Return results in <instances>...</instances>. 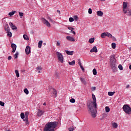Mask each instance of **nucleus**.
I'll return each mask as SVG.
<instances>
[{
	"mask_svg": "<svg viewBox=\"0 0 131 131\" xmlns=\"http://www.w3.org/2000/svg\"><path fill=\"white\" fill-rule=\"evenodd\" d=\"M106 36H107V35H106V33H105V32L102 33L101 35V37L102 38H105V37H106Z\"/></svg>",
	"mask_w": 131,
	"mask_h": 131,
	"instance_id": "23",
	"label": "nucleus"
},
{
	"mask_svg": "<svg viewBox=\"0 0 131 131\" xmlns=\"http://www.w3.org/2000/svg\"><path fill=\"white\" fill-rule=\"evenodd\" d=\"M25 52L27 55H29V54L31 53L30 47H29V46L26 47L25 49Z\"/></svg>",
	"mask_w": 131,
	"mask_h": 131,
	"instance_id": "13",
	"label": "nucleus"
},
{
	"mask_svg": "<svg viewBox=\"0 0 131 131\" xmlns=\"http://www.w3.org/2000/svg\"><path fill=\"white\" fill-rule=\"evenodd\" d=\"M15 13H16V11H12L11 12H9L8 15L9 16H10L11 17H12V16H13V15H14Z\"/></svg>",
	"mask_w": 131,
	"mask_h": 131,
	"instance_id": "29",
	"label": "nucleus"
},
{
	"mask_svg": "<svg viewBox=\"0 0 131 131\" xmlns=\"http://www.w3.org/2000/svg\"><path fill=\"white\" fill-rule=\"evenodd\" d=\"M88 13H89V14H92V13H93V11L92 10V9L91 8L89 9Z\"/></svg>",
	"mask_w": 131,
	"mask_h": 131,
	"instance_id": "49",
	"label": "nucleus"
},
{
	"mask_svg": "<svg viewBox=\"0 0 131 131\" xmlns=\"http://www.w3.org/2000/svg\"><path fill=\"white\" fill-rule=\"evenodd\" d=\"M93 73L94 75H97V70H96V69H93Z\"/></svg>",
	"mask_w": 131,
	"mask_h": 131,
	"instance_id": "38",
	"label": "nucleus"
},
{
	"mask_svg": "<svg viewBox=\"0 0 131 131\" xmlns=\"http://www.w3.org/2000/svg\"><path fill=\"white\" fill-rule=\"evenodd\" d=\"M23 37L25 40H29V38L28 37V36H27V35H24Z\"/></svg>",
	"mask_w": 131,
	"mask_h": 131,
	"instance_id": "28",
	"label": "nucleus"
},
{
	"mask_svg": "<svg viewBox=\"0 0 131 131\" xmlns=\"http://www.w3.org/2000/svg\"><path fill=\"white\" fill-rule=\"evenodd\" d=\"M70 102H71V103H75V99L72 98L70 99Z\"/></svg>",
	"mask_w": 131,
	"mask_h": 131,
	"instance_id": "43",
	"label": "nucleus"
},
{
	"mask_svg": "<svg viewBox=\"0 0 131 131\" xmlns=\"http://www.w3.org/2000/svg\"><path fill=\"white\" fill-rule=\"evenodd\" d=\"M47 19L48 20H49V21L51 22V23H54L55 22L54 20H53V19H52V18L50 16H48Z\"/></svg>",
	"mask_w": 131,
	"mask_h": 131,
	"instance_id": "33",
	"label": "nucleus"
},
{
	"mask_svg": "<svg viewBox=\"0 0 131 131\" xmlns=\"http://www.w3.org/2000/svg\"><path fill=\"white\" fill-rule=\"evenodd\" d=\"M69 65H74L75 64V60H73L72 62H69Z\"/></svg>",
	"mask_w": 131,
	"mask_h": 131,
	"instance_id": "35",
	"label": "nucleus"
},
{
	"mask_svg": "<svg viewBox=\"0 0 131 131\" xmlns=\"http://www.w3.org/2000/svg\"><path fill=\"white\" fill-rule=\"evenodd\" d=\"M80 67L82 71H84V68H83V67H82V66H80Z\"/></svg>",
	"mask_w": 131,
	"mask_h": 131,
	"instance_id": "52",
	"label": "nucleus"
},
{
	"mask_svg": "<svg viewBox=\"0 0 131 131\" xmlns=\"http://www.w3.org/2000/svg\"><path fill=\"white\" fill-rule=\"evenodd\" d=\"M65 52L66 54H67V55H69V56H72V55H73V51L66 50Z\"/></svg>",
	"mask_w": 131,
	"mask_h": 131,
	"instance_id": "19",
	"label": "nucleus"
},
{
	"mask_svg": "<svg viewBox=\"0 0 131 131\" xmlns=\"http://www.w3.org/2000/svg\"><path fill=\"white\" fill-rule=\"evenodd\" d=\"M24 121L26 122V124H29V122L28 121V119L26 120V119H24Z\"/></svg>",
	"mask_w": 131,
	"mask_h": 131,
	"instance_id": "42",
	"label": "nucleus"
},
{
	"mask_svg": "<svg viewBox=\"0 0 131 131\" xmlns=\"http://www.w3.org/2000/svg\"><path fill=\"white\" fill-rule=\"evenodd\" d=\"M15 72L16 77H19L20 74H19V71H18L17 70H15Z\"/></svg>",
	"mask_w": 131,
	"mask_h": 131,
	"instance_id": "27",
	"label": "nucleus"
},
{
	"mask_svg": "<svg viewBox=\"0 0 131 131\" xmlns=\"http://www.w3.org/2000/svg\"><path fill=\"white\" fill-rule=\"evenodd\" d=\"M105 112L108 113V112H110V108L108 106H106L105 107Z\"/></svg>",
	"mask_w": 131,
	"mask_h": 131,
	"instance_id": "30",
	"label": "nucleus"
},
{
	"mask_svg": "<svg viewBox=\"0 0 131 131\" xmlns=\"http://www.w3.org/2000/svg\"><path fill=\"white\" fill-rule=\"evenodd\" d=\"M106 36H108V37H112V34L107 32L106 33Z\"/></svg>",
	"mask_w": 131,
	"mask_h": 131,
	"instance_id": "40",
	"label": "nucleus"
},
{
	"mask_svg": "<svg viewBox=\"0 0 131 131\" xmlns=\"http://www.w3.org/2000/svg\"><path fill=\"white\" fill-rule=\"evenodd\" d=\"M112 126L114 128H117V127H118V125L116 123H113L112 124Z\"/></svg>",
	"mask_w": 131,
	"mask_h": 131,
	"instance_id": "26",
	"label": "nucleus"
},
{
	"mask_svg": "<svg viewBox=\"0 0 131 131\" xmlns=\"http://www.w3.org/2000/svg\"><path fill=\"white\" fill-rule=\"evenodd\" d=\"M128 88H129V85H127L126 88L128 89Z\"/></svg>",
	"mask_w": 131,
	"mask_h": 131,
	"instance_id": "59",
	"label": "nucleus"
},
{
	"mask_svg": "<svg viewBox=\"0 0 131 131\" xmlns=\"http://www.w3.org/2000/svg\"><path fill=\"white\" fill-rule=\"evenodd\" d=\"M20 117L21 119H24V118H25V114H24V113H21L20 114Z\"/></svg>",
	"mask_w": 131,
	"mask_h": 131,
	"instance_id": "31",
	"label": "nucleus"
},
{
	"mask_svg": "<svg viewBox=\"0 0 131 131\" xmlns=\"http://www.w3.org/2000/svg\"><path fill=\"white\" fill-rule=\"evenodd\" d=\"M91 53H98V49H97V47L94 46L91 50Z\"/></svg>",
	"mask_w": 131,
	"mask_h": 131,
	"instance_id": "14",
	"label": "nucleus"
},
{
	"mask_svg": "<svg viewBox=\"0 0 131 131\" xmlns=\"http://www.w3.org/2000/svg\"><path fill=\"white\" fill-rule=\"evenodd\" d=\"M0 105L2 106V107H4V106H5V103L3 101H0Z\"/></svg>",
	"mask_w": 131,
	"mask_h": 131,
	"instance_id": "47",
	"label": "nucleus"
},
{
	"mask_svg": "<svg viewBox=\"0 0 131 131\" xmlns=\"http://www.w3.org/2000/svg\"><path fill=\"white\" fill-rule=\"evenodd\" d=\"M56 55L57 56L58 60L61 63H64V57H63V54L60 52H56Z\"/></svg>",
	"mask_w": 131,
	"mask_h": 131,
	"instance_id": "4",
	"label": "nucleus"
},
{
	"mask_svg": "<svg viewBox=\"0 0 131 131\" xmlns=\"http://www.w3.org/2000/svg\"><path fill=\"white\" fill-rule=\"evenodd\" d=\"M9 26H10V28L12 30H16V29H17V27L13 24V23L12 22L9 23Z\"/></svg>",
	"mask_w": 131,
	"mask_h": 131,
	"instance_id": "11",
	"label": "nucleus"
},
{
	"mask_svg": "<svg viewBox=\"0 0 131 131\" xmlns=\"http://www.w3.org/2000/svg\"><path fill=\"white\" fill-rule=\"evenodd\" d=\"M78 64H79V66H82V65H81V62L80 61V59H79Z\"/></svg>",
	"mask_w": 131,
	"mask_h": 131,
	"instance_id": "55",
	"label": "nucleus"
},
{
	"mask_svg": "<svg viewBox=\"0 0 131 131\" xmlns=\"http://www.w3.org/2000/svg\"><path fill=\"white\" fill-rule=\"evenodd\" d=\"M37 70H42V68L40 67H38L36 68Z\"/></svg>",
	"mask_w": 131,
	"mask_h": 131,
	"instance_id": "50",
	"label": "nucleus"
},
{
	"mask_svg": "<svg viewBox=\"0 0 131 131\" xmlns=\"http://www.w3.org/2000/svg\"><path fill=\"white\" fill-rule=\"evenodd\" d=\"M112 37V39H113V40H115V39H116V38H115V37L112 36V37Z\"/></svg>",
	"mask_w": 131,
	"mask_h": 131,
	"instance_id": "56",
	"label": "nucleus"
},
{
	"mask_svg": "<svg viewBox=\"0 0 131 131\" xmlns=\"http://www.w3.org/2000/svg\"><path fill=\"white\" fill-rule=\"evenodd\" d=\"M129 69L131 70V64L129 66Z\"/></svg>",
	"mask_w": 131,
	"mask_h": 131,
	"instance_id": "61",
	"label": "nucleus"
},
{
	"mask_svg": "<svg viewBox=\"0 0 131 131\" xmlns=\"http://www.w3.org/2000/svg\"><path fill=\"white\" fill-rule=\"evenodd\" d=\"M24 93L26 94V95H28V94H29V91H28V89H25L24 90Z\"/></svg>",
	"mask_w": 131,
	"mask_h": 131,
	"instance_id": "36",
	"label": "nucleus"
},
{
	"mask_svg": "<svg viewBox=\"0 0 131 131\" xmlns=\"http://www.w3.org/2000/svg\"><path fill=\"white\" fill-rule=\"evenodd\" d=\"M118 68L120 69V70H123V68L122 67V66L121 64H119L118 66Z\"/></svg>",
	"mask_w": 131,
	"mask_h": 131,
	"instance_id": "41",
	"label": "nucleus"
},
{
	"mask_svg": "<svg viewBox=\"0 0 131 131\" xmlns=\"http://www.w3.org/2000/svg\"><path fill=\"white\" fill-rule=\"evenodd\" d=\"M112 64H116V59H115V55L110 56V65Z\"/></svg>",
	"mask_w": 131,
	"mask_h": 131,
	"instance_id": "5",
	"label": "nucleus"
},
{
	"mask_svg": "<svg viewBox=\"0 0 131 131\" xmlns=\"http://www.w3.org/2000/svg\"><path fill=\"white\" fill-rule=\"evenodd\" d=\"M124 14H126L127 16H131V10L129 8L125 9V11H123Z\"/></svg>",
	"mask_w": 131,
	"mask_h": 131,
	"instance_id": "9",
	"label": "nucleus"
},
{
	"mask_svg": "<svg viewBox=\"0 0 131 131\" xmlns=\"http://www.w3.org/2000/svg\"><path fill=\"white\" fill-rule=\"evenodd\" d=\"M92 91H96V87H92L91 88Z\"/></svg>",
	"mask_w": 131,
	"mask_h": 131,
	"instance_id": "54",
	"label": "nucleus"
},
{
	"mask_svg": "<svg viewBox=\"0 0 131 131\" xmlns=\"http://www.w3.org/2000/svg\"><path fill=\"white\" fill-rule=\"evenodd\" d=\"M97 16H99V17H102L103 15H104V13L102 12L101 11H98L97 12Z\"/></svg>",
	"mask_w": 131,
	"mask_h": 131,
	"instance_id": "17",
	"label": "nucleus"
},
{
	"mask_svg": "<svg viewBox=\"0 0 131 131\" xmlns=\"http://www.w3.org/2000/svg\"><path fill=\"white\" fill-rule=\"evenodd\" d=\"M92 98L93 102H91L88 105V108L90 110L91 115L93 118H95L97 116V100L96 99V96L93 94Z\"/></svg>",
	"mask_w": 131,
	"mask_h": 131,
	"instance_id": "1",
	"label": "nucleus"
},
{
	"mask_svg": "<svg viewBox=\"0 0 131 131\" xmlns=\"http://www.w3.org/2000/svg\"><path fill=\"white\" fill-rule=\"evenodd\" d=\"M18 56H19V53L16 52L14 56V59H17L18 58Z\"/></svg>",
	"mask_w": 131,
	"mask_h": 131,
	"instance_id": "32",
	"label": "nucleus"
},
{
	"mask_svg": "<svg viewBox=\"0 0 131 131\" xmlns=\"http://www.w3.org/2000/svg\"><path fill=\"white\" fill-rule=\"evenodd\" d=\"M43 105L44 106H47V103H46V102H44L43 104Z\"/></svg>",
	"mask_w": 131,
	"mask_h": 131,
	"instance_id": "60",
	"label": "nucleus"
},
{
	"mask_svg": "<svg viewBox=\"0 0 131 131\" xmlns=\"http://www.w3.org/2000/svg\"><path fill=\"white\" fill-rule=\"evenodd\" d=\"M19 17L20 18H22V17H23L24 14L22 12H19Z\"/></svg>",
	"mask_w": 131,
	"mask_h": 131,
	"instance_id": "45",
	"label": "nucleus"
},
{
	"mask_svg": "<svg viewBox=\"0 0 131 131\" xmlns=\"http://www.w3.org/2000/svg\"><path fill=\"white\" fill-rule=\"evenodd\" d=\"M100 1H101V2H105V1L106 0H100Z\"/></svg>",
	"mask_w": 131,
	"mask_h": 131,
	"instance_id": "63",
	"label": "nucleus"
},
{
	"mask_svg": "<svg viewBox=\"0 0 131 131\" xmlns=\"http://www.w3.org/2000/svg\"><path fill=\"white\" fill-rule=\"evenodd\" d=\"M69 131H73V130H74V128L73 127H70L69 128Z\"/></svg>",
	"mask_w": 131,
	"mask_h": 131,
	"instance_id": "51",
	"label": "nucleus"
},
{
	"mask_svg": "<svg viewBox=\"0 0 131 131\" xmlns=\"http://www.w3.org/2000/svg\"><path fill=\"white\" fill-rule=\"evenodd\" d=\"M66 38L68 40H69L70 41H75V39H74L73 37L67 36Z\"/></svg>",
	"mask_w": 131,
	"mask_h": 131,
	"instance_id": "15",
	"label": "nucleus"
},
{
	"mask_svg": "<svg viewBox=\"0 0 131 131\" xmlns=\"http://www.w3.org/2000/svg\"><path fill=\"white\" fill-rule=\"evenodd\" d=\"M6 33H7V36L9 37H12V33L10 32V31L6 32Z\"/></svg>",
	"mask_w": 131,
	"mask_h": 131,
	"instance_id": "25",
	"label": "nucleus"
},
{
	"mask_svg": "<svg viewBox=\"0 0 131 131\" xmlns=\"http://www.w3.org/2000/svg\"><path fill=\"white\" fill-rule=\"evenodd\" d=\"M29 116V112H26L25 114V117L26 120L28 119V116Z\"/></svg>",
	"mask_w": 131,
	"mask_h": 131,
	"instance_id": "20",
	"label": "nucleus"
},
{
	"mask_svg": "<svg viewBox=\"0 0 131 131\" xmlns=\"http://www.w3.org/2000/svg\"><path fill=\"white\" fill-rule=\"evenodd\" d=\"M123 110L127 114H131V107L127 104H124L123 106Z\"/></svg>",
	"mask_w": 131,
	"mask_h": 131,
	"instance_id": "3",
	"label": "nucleus"
},
{
	"mask_svg": "<svg viewBox=\"0 0 131 131\" xmlns=\"http://www.w3.org/2000/svg\"><path fill=\"white\" fill-rule=\"evenodd\" d=\"M71 32H72V33L74 34V35H75V34H76V33H75V32L74 31H73Z\"/></svg>",
	"mask_w": 131,
	"mask_h": 131,
	"instance_id": "57",
	"label": "nucleus"
},
{
	"mask_svg": "<svg viewBox=\"0 0 131 131\" xmlns=\"http://www.w3.org/2000/svg\"><path fill=\"white\" fill-rule=\"evenodd\" d=\"M6 131H11V130H6Z\"/></svg>",
	"mask_w": 131,
	"mask_h": 131,
	"instance_id": "64",
	"label": "nucleus"
},
{
	"mask_svg": "<svg viewBox=\"0 0 131 131\" xmlns=\"http://www.w3.org/2000/svg\"><path fill=\"white\" fill-rule=\"evenodd\" d=\"M80 79L82 83H83L84 85H86V81H85V79H84V78H80Z\"/></svg>",
	"mask_w": 131,
	"mask_h": 131,
	"instance_id": "18",
	"label": "nucleus"
},
{
	"mask_svg": "<svg viewBox=\"0 0 131 131\" xmlns=\"http://www.w3.org/2000/svg\"><path fill=\"white\" fill-rule=\"evenodd\" d=\"M115 94V92H108V96H113Z\"/></svg>",
	"mask_w": 131,
	"mask_h": 131,
	"instance_id": "34",
	"label": "nucleus"
},
{
	"mask_svg": "<svg viewBox=\"0 0 131 131\" xmlns=\"http://www.w3.org/2000/svg\"><path fill=\"white\" fill-rule=\"evenodd\" d=\"M42 45V40H40L38 42V48H39V49H40L41 48Z\"/></svg>",
	"mask_w": 131,
	"mask_h": 131,
	"instance_id": "22",
	"label": "nucleus"
},
{
	"mask_svg": "<svg viewBox=\"0 0 131 131\" xmlns=\"http://www.w3.org/2000/svg\"><path fill=\"white\" fill-rule=\"evenodd\" d=\"M4 29H5V31H6V32L7 31H10V27H9V25L8 24H6L5 25Z\"/></svg>",
	"mask_w": 131,
	"mask_h": 131,
	"instance_id": "16",
	"label": "nucleus"
},
{
	"mask_svg": "<svg viewBox=\"0 0 131 131\" xmlns=\"http://www.w3.org/2000/svg\"><path fill=\"white\" fill-rule=\"evenodd\" d=\"M68 29H69V30H71V32L73 31V30H74V28L70 27H68Z\"/></svg>",
	"mask_w": 131,
	"mask_h": 131,
	"instance_id": "48",
	"label": "nucleus"
},
{
	"mask_svg": "<svg viewBox=\"0 0 131 131\" xmlns=\"http://www.w3.org/2000/svg\"><path fill=\"white\" fill-rule=\"evenodd\" d=\"M69 21L70 22H73V21H74V18H73V17H70Z\"/></svg>",
	"mask_w": 131,
	"mask_h": 131,
	"instance_id": "46",
	"label": "nucleus"
},
{
	"mask_svg": "<svg viewBox=\"0 0 131 131\" xmlns=\"http://www.w3.org/2000/svg\"><path fill=\"white\" fill-rule=\"evenodd\" d=\"M51 94L53 96H54V98H57V90L54 88L51 89Z\"/></svg>",
	"mask_w": 131,
	"mask_h": 131,
	"instance_id": "8",
	"label": "nucleus"
},
{
	"mask_svg": "<svg viewBox=\"0 0 131 131\" xmlns=\"http://www.w3.org/2000/svg\"><path fill=\"white\" fill-rule=\"evenodd\" d=\"M43 114V112L42 111L39 110L37 113V116L40 117Z\"/></svg>",
	"mask_w": 131,
	"mask_h": 131,
	"instance_id": "21",
	"label": "nucleus"
},
{
	"mask_svg": "<svg viewBox=\"0 0 131 131\" xmlns=\"http://www.w3.org/2000/svg\"><path fill=\"white\" fill-rule=\"evenodd\" d=\"M110 67L113 72H116V71H117V67L116 66V63L110 64Z\"/></svg>",
	"mask_w": 131,
	"mask_h": 131,
	"instance_id": "7",
	"label": "nucleus"
},
{
	"mask_svg": "<svg viewBox=\"0 0 131 131\" xmlns=\"http://www.w3.org/2000/svg\"><path fill=\"white\" fill-rule=\"evenodd\" d=\"M42 21L43 22V24H45L47 27H51V24L49 23V21H48L46 18H42L41 19Z\"/></svg>",
	"mask_w": 131,
	"mask_h": 131,
	"instance_id": "6",
	"label": "nucleus"
},
{
	"mask_svg": "<svg viewBox=\"0 0 131 131\" xmlns=\"http://www.w3.org/2000/svg\"><path fill=\"white\" fill-rule=\"evenodd\" d=\"M60 45L61 42H60V41H57L56 43V47H60Z\"/></svg>",
	"mask_w": 131,
	"mask_h": 131,
	"instance_id": "44",
	"label": "nucleus"
},
{
	"mask_svg": "<svg viewBox=\"0 0 131 131\" xmlns=\"http://www.w3.org/2000/svg\"><path fill=\"white\" fill-rule=\"evenodd\" d=\"M128 50H129V51H131V47H129V48H128Z\"/></svg>",
	"mask_w": 131,
	"mask_h": 131,
	"instance_id": "62",
	"label": "nucleus"
},
{
	"mask_svg": "<svg viewBox=\"0 0 131 131\" xmlns=\"http://www.w3.org/2000/svg\"><path fill=\"white\" fill-rule=\"evenodd\" d=\"M128 3H127V2H123V11H125V10H127V9H128V8H127V4Z\"/></svg>",
	"mask_w": 131,
	"mask_h": 131,
	"instance_id": "10",
	"label": "nucleus"
},
{
	"mask_svg": "<svg viewBox=\"0 0 131 131\" xmlns=\"http://www.w3.org/2000/svg\"><path fill=\"white\" fill-rule=\"evenodd\" d=\"M11 47L12 48V53H15L17 49V46L15 43H12Z\"/></svg>",
	"mask_w": 131,
	"mask_h": 131,
	"instance_id": "12",
	"label": "nucleus"
},
{
	"mask_svg": "<svg viewBox=\"0 0 131 131\" xmlns=\"http://www.w3.org/2000/svg\"><path fill=\"white\" fill-rule=\"evenodd\" d=\"M11 59H12V56H8V60L9 61L11 60Z\"/></svg>",
	"mask_w": 131,
	"mask_h": 131,
	"instance_id": "53",
	"label": "nucleus"
},
{
	"mask_svg": "<svg viewBox=\"0 0 131 131\" xmlns=\"http://www.w3.org/2000/svg\"><path fill=\"white\" fill-rule=\"evenodd\" d=\"M73 19L75 20V21H78V17H77L76 15L73 16Z\"/></svg>",
	"mask_w": 131,
	"mask_h": 131,
	"instance_id": "37",
	"label": "nucleus"
},
{
	"mask_svg": "<svg viewBox=\"0 0 131 131\" xmlns=\"http://www.w3.org/2000/svg\"><path fill=\"white\" fill-rule=\"evenodd\" d=\"M94 41H95V38H91L89 40V42H90V43H93Z\"/></svg>",
	"mask_w": 131,
	"mask_h": 131,
	"instance_id": "24",
	"label": "nucleus"
},
{
	"mask_svg": "<svg viewBox=\"0 0 131 131\" xmlns=\"http://www.w3.org/2000/svg\"><path fill=\"white\" fill-rule=\"evenodd\" d=\"M112 49H115V48H116V44L115 43H112Z\"/></svg>",
	"mask_w": 131,
	"mask_h": 131,
	"instance_id": "39",
	"label": "nucleus"
},
{
	"mask_svg": "<svg viewBox=\"0 0 131 131\" xmlns=\"http://www.w3.org/2000/svg\"><path fill=\"white\" fill-rule=\"evenodd\" d=\"M58 126V122H50L47 123L43 129L44 131H55V128Z\"/></svg>",
	"mask_w": 131,
	"mask_h": 131,
	"instance_id": "2",
	"label": "nucleus"
},
{
	"mask_svg": "<svg viewBox=\"0 0 131 131\" xmlns=\"http://www.w3.org/2000/svg\"><path fill=\"white\" fill-rule=\"evenodd\" d=\"M57 13H58V14H61V13L60 12V10H57Z\"/></svg>",
	"mask_w": 131,
	"mask_h": 131,
	"instance_id": "58",
	"label": "nucleus"
}]
</instances>
